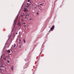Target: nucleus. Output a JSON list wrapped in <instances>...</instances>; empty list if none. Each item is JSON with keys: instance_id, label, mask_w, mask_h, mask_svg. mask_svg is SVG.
Segmentation results:
<instances>
[{"instance_id": "a211bd4d", "label": "nucleus", "mask_w": 74, "mask_h": 74, "mask_svg": "<svg viewBox=\"0 0 74 74\" xmlns=\"http://www.w3.org/2000/svg\"><path fill=\"white\" fill-rule=\"evenodd\" d=\"M34 8H36V6H35Z\"/></svg>"}, {"instance_id": "20e7f679", "label": "nucleus", "mask_w": 74, "mask_h": 74, "mask_svg": "<svg viewBox=\"0 0 74 74\" xmlns=\"http://www.w3.org/2000/svg\"><path fill=\"white\" fill-rule=\"evenodd\" d=\"M16 20H15L14 21V25H15V24H16Z\"/></svg>"}, {"instance_id": "2eb2a0df", "label": "nucleus", "mask_w": 74, "mask_h": 74, "mask_svg": "<svg viewBox=\"0 0 74 74\" xmlns=\"http://www.w3.org/2000/svg\"><path fill=\"white\" fill-rule=\"evenodd\" d=\"M19 41H21V39H19Z\"/></svg>"}, {"instance_id": "4be33fe9", "label": "nucleus", "mask_w": 74, "mask_h": 74, "mask_svg": "<svg viewBox=\"0 0 74 74\" xmlns=\"http://www.w3.org/2000/svg\"><path fill=\"white\" fill-rule=\"evenodd\" d=\"M23 24H24V25L25 24V23H23Z\"/></svg>"}, {"instance_id": "c756f323", "label": "nucleus", "mask_w": 74, "mask_h": 74, "mask_svg": "<svg viewBox=\"0 0 74 74\" xmlns=\"http://www.w3.org/2000/svg\"><path fill=\"white\" fill-rule=\"evenodd\" d=\"M27 10V11H28V10Z\"/></svg>"}, {"instance_id": "4468645a", "label": "nucleus", "mask_w": 74, "mask_h": 74, "mask_svg": "<svg viewBox=\"0 0 74 74\" xmlns=\"http://www.w3.org/2000/svg\"><path fill=\"white\" fill-rule=\"evenodd\" d=\"M28 2H30V0H28Z\"/></svg>"}, {"instance_id": "f03ea898", "label": "nucleus", "mask_w": 74, "mask_h": 74, "mask_svg": "<svg viewBox=\"0 0 74 74\" xmlns=\"http://www.w3.org/2000/svg\"><path fill=\"white\" fill-rule=\"evenodd\" d=\"M18 26L19 27H21V26H22V25H21V23H20L19 22V23H18Z\"/></svg>"}, {"instance_id": "aec40b11", "label": "nucleus", "mask_w": 74, "mask_h": 74, "mask_svg": "<svg viewBox=\"0 0 74 74\" xmlns=\"http://www.w3.org/2000/svg\"><path fill=\"white\" fill-rule=\"evenodd\" d=\"M29 19H30V20H32V18H29Z\"/></svg>"}, {"instance_id": "2f4dec72", "label": "nucleus", "mask_w": 74, "mask_h": 74, "mask_svg": "<svg viewBox=\"0 0 74 74\" xmlns=\"http://www.w3.org/2000/svg\"><path fill=\"white\" fill-rule=\"evenodd\" d=\"M44 4V3H43V4Z\"/></svg>"}, {"instance_id": "39448f33", "label": "nucleus", "mask_w": 74, "mask_h": 74, "mask_svg": "<svg viewBox=\"0 0 74 74\" xmlns=\"http://www.w3.org/2000/svg\"><path fill=\"white\" fill-rule=\"evenodd\" d=\"M23 41L24 43H26V41H25V39H23Z\"/></svg>"}, {"instance_id": "5701e85b", "label": "nucleus", "mask_w": 74, "mask_h": 74, "mask_svg": "<svg viewBox=\"0 0 74 74\" xmlns=\"http://www.w3.org/2000/svg\"><path fill=\"white\" fill-rule=\"evenodd\" d=\"M25 27H26V25H25Z\"/></svg>"}, {"instance_id": "7ed1b4c3", "label": "nucleus", "mask_w": 74, "mask_h": 74, "mask_svg": "<svg viewBox=\"0 0 74 74\" xmlns=\"http://www.w3.org/2000/svg\"><path fill=\"white\" fill-rule=\"evenodd\" d=\"M11 70L12 71L14 70V66L13 65H12L11 67Z\"/></svg>"}, {"instance_id": "bb28decb", "label": "nucleus", "mask_w": 74, "mask_h": 74, "mask_svg": "<svg viewBox=\"0 0 74 74\" xmlns=\"http://www.w3.org/2000/svg\"><path fill=\"white\" fill-rule=\"evenodd\" d=\"M34 4H33L32 5V6H34Z\"/></svg>"}, {"instance_id": "6ab92c4d", "label": "nucleus", "mask_w": 74, "mask_h": 74, "mask_svg": "<svg viewBox=\"0 0 74 74\" xmlns=\"http://www.w3.org/2000/svg\"><path fill=\"white\" fill-rule=\"evenodd\" d=\"M36 14H38V13L37 12V13H36Z\"/></svg>"}, {"instance_id": "423d86ee", "label": "nucleus", "mask_w": 74, "mask_h": 74, "mask_svg": "<svg viewBox=\"0 0 74 74\" xmlns=\"http://www.w3.org/2000/svg\"><path fill=\"white\" fill-rule=\"evenodd\" d=\"M7 52H9V53H11V51L9 50H8Z\"/></svg>"}, {"instance_id": "7c9ffc66", "label": "nucleus", "mask_w": 74, "mask_h": 74, "mask_svg": "<svg viewBox=\"0 0 74 74\" xmlns=\"http://www.w3.org/2000/svg\"><path fill=\"white\" fill-rule=\"evenodd\" d=\"M30 3H31V2L30 1Z\"/></svg>"}, {"instance_id": "0eeeda50", "label": "nucleus", "mask_w": 74, "mask_h": 74, "mask_svg": "<svg viewBox=\"0 0 74 74\" xmlns=\"http://www.w3.org/2000/svg\"><path fill=\"white\" fill-rule=\"evenodd\" d=\"M16 44H14V47H16Z\"/></svg>"}, {"instance_id": "dca6fc26", "label": "nucleus", "mask_w": 74, "mask_h": 74, "mask_svg": "<svg viewBox=\"0 0 74 74\" xmlns=\"http://www.w3.org/2000/svg\"><path fill=\"white\" fill-rule=\"evenodd\" d=\"M4 60H5V59H6V58H4Z\"/></svg>"}, {"instance_id": "cd10ccee", "label": "nucleus", "mask_w": 74, "mask_h": 74, "mask_svg": "<svg viewBox=\"0 0 74 74\" xmlns=\"http://www.w3.org/2000/svg\"><path fill=\"white\" fill-rule=\"evenodd\" d=\"M28 15V16H29V14H28V15Z\"/></svg>"}, {"instance_id": "6e6552de", "label": "nucleus", "mask_w": 74, "mask_h": 74, "mask_svg": "<svg viewBox=\"0 0 74 74\" xmlns=\"http://www.w3.org/2000/svg\"><path fill=\"white\" fill-rule=\"evenodd\" d=\"M24 12H26V11H27V10H25L24 11Z\"/></svg>"}, {"instance_id": "f257e3e1", "label": "nucleus", "mask_w": 74, "mask_h": 74, "mask_svg": "<svg viewBox=\"0 0 74 74\" xmlns=\"http://www.w3.org/2000/svg\"><path fill=\"white\" fill-rule=\"evenodd\" d=\"M54 27L55 26H54V25L51 28L50 30L49 31V32H51V30H52L53 29Z\"/></svg>"}, {"instance_id": "b1692460", "label": "nucleus", "mask_w": 74, "mask_h": 74, "mask_svg": "<svg viewBox=\"0 0 74 74\" xmlns=\"http://www.w3.org/2000/svg\"><path fill=\"white\" fill-rule=\"evenodd\" d=\"M26 18H27V17H25V19H26Z\"/></svg>"}, {"instance_id": "a878e982", "label": "nucleus", "mask_w": 74, "mask_h": 74, "mask_svg": "<svg viewBox=\"0 0 74 74\" xmlns=\"http://www.w3.org/2000/svg\"><path fill=\"white\" fill-rule=\"evenodd\" d=\"M8 56L9 57H10V55H9Z\"/></svg>"}, {"instance_id": "f3484780", "label": "nucleus", "mask_w": 74, "mask_h": 74, "mask_svg": "<svg viewBox=\"0 0 74 74\" xmlns=\"http://www.w3.org/2000/svg\"><path fill=\"white\" fill-rule=\"evenodd\" d=\"M3 57V55H2L1 56V58Z\"/></svg>"}, {"instance_id": "1a4fd4ad", "label": "nucleus", "mask_w": 74, "mask_h": 74, "mask_svg": "<svg viewBox=\"0 0 74 74\" xmlns=\"http://www.w3.org/2000/svg\"><path fill=\"white\" fill-rule=\"evenodd\" d=\"M19 47H20V48H21V45H20Z\"/></svg>"}, {"instance_id": "c85d7f7f", "label": "nucleus", "mask_w": 74, "mask_h": 74, "mask_svg": "<svg viewBox=\"0 0 74 74\" xmlns=\"http://www.w3.org/2000/svg\"><path fill=\"white\" fill-rule=\"evenodd\" d=\"M23 16V15H22V16Z\"/></svg>"}, {"instance_id": "f8f14e48", "label": "nucleus", "mask_w": 74, "mask_h": 74, "mask_svg": "<svg viewBox=\"0 0 74 74\" xmlns=\"http://www.w3.org/2000/svg\"><path fill=\"white\" fill-rule=\"evenodd\" d=\"M39 10H40V11H42V10L41 9L39 8Z\"/></svg>"}, {"instance_id": "9b49d317", "label": "nucleus", "mask_w": 74, "mask_h": 74, "mask_svg": "<svg viewBox=\"0 0 74 74\" xmlns=\"http://www.w3.org/2000/svg\"><path fill=\"white\" fill-rule=\"evenodd\" d=\"M26 16L27 17V18H28V15H26Z\"/></svg>"}, {"instance_id": "ddd939ff", "label": "nucleus", "mask_w": 74, "mask_h": 74, "mask_svg": "<svg viewBox=\"0 0 74 74\" xmlns=\"http://www.w3.org/2000/svg\"><path fill=\"white\" fill-rule=\"evenodd\" d=\"M40 5H42V4H40Z\"/></svg>"}, {"instance_id": "393cba45", "label": "nucleus", "mask_w": 74, "mask_h": 74, "mask_svg": "<svg viewBox=\"0 0 74 74\" xmlns=\"http://www.w3.org/2000/svg\"><path fill=\"white\" fill-rule=\"evenodd\" d=\"M29 5H31V4H29Z\"/></svg>"}, {"instance_id": "412c9836", "label": "nucleus", "mask_w": 74, "mask_h": 74, "mask_svg": "<svg viewBox=\"0 0 74 74\" xmlns=\"http://www.w3.org/2000/svg\"><path fill=\"white\" fill-rule=\"evenodd\" d=\"M26 7H27V8H28V6H26Z\"/></svg>"}, {"instance_id": "9d476101", "label": "nucleus", "mask_w": 74, "mask_h": 74, "mask_svg": "<svg viewBox=\"0 0 74 74\" xmlns=\"http://www.w3.org/2000/svg\"><path fill=\"white\" fill-rule=\"evenodd\" d=\"M8 63H10V61H8Z\"/></svg>"}]
</instances>
